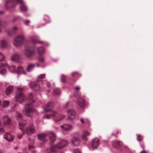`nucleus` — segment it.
I'll list each match as a JSON object with an SVG mask.
<instances>
[{
  "label": "nucleus",
  "mask_w": 153,
  "mask_h": 153,
  "mask_svg": "<svg viewBox=\"0 0 153 153\" xmlns=\"http://www.w3.org/2000/svg\"><path fill=\"white\" fill-rule=\"evenodd\" d=\"M90 133L86 131H83V134L82 135V140L85 141L88 140V138L87 136L90 135Z\"/></svg>",
  "instance_id": "nucleus-25"
},
{
  "label": "nucleus",
  "mask_w": 153,
  "mask_h": 153,
  "mask_svg": "<svg viewBox=\"0 0 153 153\" xmlns=\"http://www.w3.org/2000/svg\"><path fill=\"white\" fill-rule=\"evenodd\" d=\"M80 121L83 124H84L85 123H86L89 125H90V121L87 118H81L80 119Z\"/></svg>",
  "instance_id": "nucleus-29"
},
{
  "label": "nucleus",
  "mask_w": 153,
  "mask_h": 153,
  "mask_svg": "<svg viewBox=\"0 0 153 153\" xmlns=\"http://www.w3.org/2000/svg\"><path fill=\"white\" fill-rule=\"evenodd\" d=\"M51 114H50L46 115L45 116L42 117L43 119H50L51 118Z\"/></svg>",
  "instance_id": "nucleus-43"
},
{
  "label": "nucleus",
  "mask_w": 153,
  "mask_h": 153,
  "mask_svg": "<svg viewBox=\"0 0 153 153\" xmlns=\"http://www.w3.org/2000/svg\"><path fill=\"white\" fill-rule=\"evenodd\" d=\"M44 82L45 83L47 84V86L48 87H50L51 86V84H50V82H48L47 81V80H45L44 81Z\"/></svg>",
  "instance_id": "nucleus-47"
},
{
  "label": "nucleus",
  "mask_w": 153,
  "mask_h": 153,
  "mask_svg": "<svg viewBox=\"0 0 153 153\" xmlns=\"http://www.w3.org/2000/svg\"><path fill=\"white\" fill-rule=\"evenodd\" d=\"M55 103L53 102H50L43 106L44 111H45L49 112L51 111V108H53L55 106Z\"/></svg>",
  "instance_id": "nucleus-13"
},
{
  "label": "nucleus",
  "mask_w": 153,
  "mask_h": 153,
  "mask_svg": "<svg viewBox=\"0 0 153 153\" xmlns=\"http://www.w3.org/2000/svg\"><path fill=\"white\" fill-rule=\"evenodd\" d=\"M24 22L26 25H27L29 23H30V21L29 20H25L24 21Z\"/></svg>",
  "instance_id": "nucleus-51"
},
{
  "label": "nucleus",
  "mask_w": 153,
  "mask_h": 153,
  "mask_svg": "<svg viewBox=\"0 0 153 153\" xmlns=\"http://www.w3.org/2000/svg\"><path fill=\"white\" fill-rule=\"evenodd\" d=\"M73 153H81V152L79 150L76 149L74 150Z\"/></svg>",
  "instance_id": "nucleus-49"
},
{
  "label": "nucleus",
  "mask_w": 153,
  "mask_h": 153,
  "mask_svg": "<svg viewBox=\"0 0 153 153\" xmlns=\"http://www.w3.org/2000/svg\"><path fill=\"white\" fill-rule=\"evenodd\" d=\"M22 115L18 113L17 114V120L19 121V128H22L26 124V121L25 120H23Z\"/></svg>",
  "instance_id": "nucleus-8"
},
{
  "label": "nucleus",
  "mask_w": 153,
  "mask_h": 153,
  "mask_svg": "<svg viewBox=\"0 0 153 153\" xmlns=\"http://www.w3.org/2000/svg\"><path fill=\"white\" fill-rule=\"evenodd\" d=\"M36 65H37V66L38 67H39V64L38 63H36Z\"/></svg>",
  "instance_id": "nucleus-59"
},
{
  "label": "nucleus",
  "mask_w": 153,
  "mask_h": 153,
  "mask_svg": "<svg viewBox=\"0 0 153 153\" xmlns=\"http://www.w3.org/2000/svg\"><path fill=\"white\" fill-rule=\"evenodd\" d=\"M34 111L35 109L33 108V105L31 103L26 104L22 111L24 114L29 117H31V114Z\"/></svg>",
  "instance_id": "nucleus-5"
},
{
  "label": "nucleus",
  "mask_w": 153,
  "mask_h": 153,
  "mask_svg": "<svg viewBox=\"0 0 153 153\" xmlns=\"http://www.w3.org/2000/svg\"><path fill=\"white\" fill-rule=\"evenodd\" d=\"M7 73V71L5 69H3L0 70V74L1 75H4Z\"/></svg>",
  "instance_id": "nucleus-39"
},
{
  "label": "nucleus",
  "mask_w": 153,
  "mask_h": 153,
  "mask_svg": "<svg viewBox=\"0 0 153 153\" xmlns=\"http://www.w3.org/2000/svg\"><path fill=\"white\" fill-rule=\"evenodd\" d=\"M47 134L45 133H42L38 135V138L41 140H43L44 142L47 141L45 138L47 136Z\"/></svg>",
  "instance_id": "nucleus-20"
},
{
  "label": "nucleus",
  "mask_w": 153,
  "mask_h": 153,
  "mask_svg": "<svg viewBox=\"0 0 153 153\" xmlns=\"http://www.w3.org/2000/svg\"><path fill=\"white\" fill-rule=\"evenodd\" d=\"M37 51L39 55H42L44 54L45 50L43 47H40L37 48Z\"/></svg>",
  "instance_id": "nucleus-30"
},
{
  "label": "nucleus",
  "mask_w": 153,
  "mask_h": 153,
  "mask_svg": "<svg viewBox=\"0 0 153 153\" xmlns=\"http://www.w3.org/2000/svg\"><path fill=\"white\" fill-rule=\"evenodd\" d=\"M4 123V124H6L10 125L11 124L10 120L8 117L7 115H4L3 117Z\"/></svg>",
  "instance_id": "nucleus-22"
},
{
  "label": "nucleus",
  "mask_w": 153,
  "mask_h": 153,
  "mask_svg": "<svg viewBox=\"0 0 153 153\" xmlns=\"http://www.w3.org/2000/svg\"><path fill=\"white\" fill-rule=\"evenodd\" d=\"M10 104V102L7 100L4 101L2 103V106L4 108L7 107Z\"/></svg>",
  "instance_id": "nucleus-33"
},
{
  "label": "nucleus",
  "mask_w": 153,
  "mask_h": 153,
  "mask_svg": "<svg viewBox=\"0 0 153 153\" xmlns=\"http://www.w3.org/2000/svg\"><path fill=\"white\" fill-rule=\"evenodd\" d=\"M51 116L53 117V120L56 123L64 119L65 117V115L59 113L58 111L55 110H51Z\"/></svg>",
  "instance_id": "nucleus-3"
},
{
  "label": "nucleus",
  "mask_w": 153,
  "mask_h": 153,
  "mask_svg": "<svg viewBox=\"0 0 153 153\" xmlns=\"http://www.w3.org/2000/svg\"><path fill=\"white\" fill-rule=\"evenodd\" d=\"M60 127L64 130L67 131H71L73 129V127L71 125L67 124H65L63 125H61Z\"/></svg>",
  "instance_id": "nucleus-17"
},
{
  "label": "nucleus",
  "mask_w": 153,
  "mask_h": 153,
  "mask_svg": "<svg viewBox=\"0 0 153 153\" xmlns=\"http://www.w3.org/2000/svg\"><path fill=\"white\" fill-rule=\"evenodd\" d=\"M48 135L51 141L53 143L56 140V134L53 132L50 131L48 133Z\"/></svg>",
  "instance_id": "nucleus-18"
},
{
  "label": "nucleus",
  "mask_w": 153,
  "mask_h": 153,
  "mask_svg": "<svg viewBox=\"0 0 153 153\" xmlns=\"http://www.w3.org/2000/svg\"><path fill=\"white\" fill-rule=\"evenodd\" d=\"M122 143V142L117 140L114 141L112 143L114 147L116 148L120 147Z\"/></svg>",
  "instance_id": "nucleus-24"
},
{
  "label": "nucleus",
  "mask_w": 153,
  "mask_h": 153,
  "mask_svg": "<svg viewBox=\"0 0 153 153\" xmlns=\"http://www.w3.org/2000/svg\"><path fill=\"white\" fill-rule=\"evenodd\" d=\"M78 105L81 107H83L85 106V102L82 99H79L78 101Z\"/></svg>",
  "instance_id": "nucleus-27"
},
{
  "label": "nucleus",
  "mask_w": 153,
  "mask_h": 153,
  "mask_svg": "<svg viewBox=\"0 0 153 153\" xmlns=\"http://www.w3.org/2000/svg\"><path fill=\"white\" fill-rule=\"evenodd\" d=\"M67 113L68 117H70L71 120H73L76 117V114L74 110L69 109L68 110Z\"/></svg>",
  "instance_id": "nucleus-11"
},
{
  "label": "nucleus",
  "mask_w": 153,
  "mask_h": 153,
  "mask_svg": "<svg viewBox=\"0 0 153 153\" xmlns=\"http://www.w3.org/2000/svg\"><path fill=\"white\" fill-rule=\"evenodd\" d=\"M6 24V22H5L2 21L1 20H0V32H1V29L5 26Z\"/></svg>",
  "instance_id": "nucleus-36"
},
{
  "label": "nucleus",
  "mask_w": 153,
  "mask_h": 153,
  "mask_svg": "<svg viewBox=\"0 0 153 153\" xmlns=\"http://www.w3.org/2000/svg\"><path fill=\"white\" fill-rule=\"evenodd\" d=\"M47 91L48 92H49L50 91V90L49 89H48V90Z\"/></svg>",
  "instance_id": "nucleus-64"
},
{
  "label": "nucleus",
  "mask_w": 153,
  "mask_h": 153,
  "mask_svg": "<svg viewBox=\"0 0 153 153\" xmlns=\"http://www.w3.org/2000/svg\"><path fill=\"white\" fill-rule=\"evenodd\" d=\"M7 46V43L6 41L4 40H2L0 42V47L3 48H6Z\"/></svg>",
  "instance_id": "nucleus-28"
},
{
  "label": "nucleus",
  "mask_w": 153,
  "mask_h": 153,
  "mask_svg": "<svg viewBox=\"0 0 153 153\" xmlns=\"http://www.w3.org/2000/svg\"><path fill=\"white\" fill-rule=\"evenodd\" d=\"M8 66H9V65L7 63L5 62V63H2L1 65L0 64V68L4 67H7L8 68Z\"/></svg>",
  "instance_id": "nucleus-46"
},
{
  "label": "nucleus",
  "mask_w": 153,
  "mask_h": 153,
  "mask_svg": "<svg viewBox=\"0 0 153 153\" xmlns=\"http://www.w3.org/2000/svg\"><path fill=\"white\" fill-rule=\"evenodd\" d=\"M28 99L29 101H32L33 102L35 101V100L33 99V95L31 93L29 94L28 96Z\"/></svg>",
  "instance_id": "nucleus-37"
},
{
  "label": "nucleus",
  "mask_w": 153,
  "mask_h": 153,
  "mask_svg": "<svg viewBox=\"0 0 153 153\" xmlns=\"http://www.w3.org/2000/svg\"><path fill=\"white\" fill-rule=\"evenodd\" d=\"M69 102H67L66 103L63 105V107L65 108H67L68 106Z\"/></svg>",
  "instance_id": "nucleus-50"
},
{
  "label": "nucleus",
  "mask_w": 153,
  "mask_h": 153,
  "mask_svg": "<svg viewBox=\"0 0 153 153\" xmlns=\"http://www.w3.org/2000/svg\"><path fill=\"white\" fill-rule=\"evenodd\" d=\"M21 4L20 10L22 12H25L27 10V8L24 3L23 0H7L6 2L5 7L8 8L9 7H13L16 6L17 4Z\"/></svg>",
  "instance_id": "nucleus-1"
},
{
  "label": "nucleus",
  "mask_w": 153,
  "mask_h": 153,
  "mask_svg": "<svg viewBox=\"0 0 153 153\" xmlns=\"http://www.w3.org/2000/svg\"><path fill=\"white\" fill-rule=\"evenodd\" d=\"M68 144L69 143L67 140L63 139L55 145V147L59 149H62L68 146Z\"/></svg>",
  "instance_id": "nucleus-9"
},
{
  "label": "nucleus",
  "mask_w": 153,
  "mask_h": 153,
  "mask_svg": "<svg viewBox=\"0 0 153 153\" xmlns=\"http://www.w3.org/2000/svg\"><path fill=\"white\" fill-rule=\"evenodd\" d=\"M56 148L54 146H51L46 149V151L47 153H56L57 151L56 150L55 148Z\"/></svg>",
  "instance_id": "nucleus-21"
},
{
  "label": "nucleus",
  "mask_w": 153,
  "mask_h": 153,
  "mask_svg": "<svg viewBox=\"0 0 153 153\" xmlns=\"http://www.w3.org/2000/svg\"><path fill=\"white\" fill-rule=\"evenodd\" d=\"M65 77L64 75H62L61 80L62 82L65 83Z\"/></svg>",
  "instance_id": "nucleus-45"
},
{
  "label": "nucleus",
  "mask_w": 153,
  "mask_h": 153,
  "mask_svg": "<svg viewBox=\"0 0 153 153\" xmlns=\"http://www.w3.org/2000/svg\"><path fill=\"white\" fill-rule=\"evenodd\" d=\"M22 73L24 74V75H25L26 74V72L23 71H23H22Z\"/></svg>",
  "instance_id": "nucleus-56"
},
{
  "label": "nucleus",
  "mask_w": 153,
  "mask_h": 153,
  "mask_svg": "<svg viewBox=\"0 0 153 153\" xmlns=\"http://www.w3.org/2000/svg\"><path fill=\"white\" fill-rule=\"evenodd\" d=\"M23 67L22 66H19L18 67L16 70V73L18 75L21 74H22V71H23Z\"/></svg>",
  "instance_id": "nucleus-32"
},
{
  "label": "nucleus",
  "mask_w": 153,
  "mask_h": 153,
  "mask_svg": "<svg viewBox=\"0 0 153 153\" xmlns=\"http://www.w3.org/2000/svg\"><path fill=\"white\" fill-rule=\"evenodd\" d=\"M137 140L139 141H141L143 138V137L142 136H141L140 135H137Z\"/></svg>",
  "instance_id": "nucleus-44"
},
{
  "label": "nucleus",
  "mask_w": 153,
  "mask_h": 153,
  "mask_svg": "<svg viewBox=\"0 0 153 153\" xmlns=\"http://www.w3.org/2000/svg\"><path fill=\"white\" fill-rule=\"evenodd\" d=\"M23 53L26 57L29 58L34 55L35 52L34 51L31 50L29 46H26L25 48Z\"/></svg>",
  "instance_id": "nucleus-6"
},
{
  "label": "nucleus",
  "mask_w": 153,
  "mask_h": 153,
  "mask_svg": "<svg viewBox=\"0 0 153 153\" xmlns=\"http://www.w3.org/2000/svg\"><path fill=\"white\" fill-rule=\"evenodd\" d=\"M38 59L39 61L41 62H44L45 61V58L43 57H39Z\"/></svg>",
  "instance_id": "nucleus-42"
},
{
  "label": "nucleus",
  "mask_w": 153,
  "mask_h": 153,
  "mask_svg": "<svg viewBox=\"0 0 153 153\" xmlns=\"http://www.w3.org/2000/svg\"><path fill=\"white\" fill-rule=\"evenodd\" d=\"M18 29V28L16 27H14L13 28V31H12V32L10 33L9 32V31H8L7 32V33H8V34L9 35H10L12 34L13 33H14V31H16Z\"/></svg>",
  "instance_id": "nucleus-41"
},
{
  "label": "nucleus",
  "mask_w": 153,
  "mask_h": 153,
  "mask_svg": "<svg viewBox=\"0 0 153 153\" xmlns=\"http://www.w3.org/2000/svg\"><path fill=\"white\" fill-rule=\"evenodd\" d=\"M46 76L45 74H42L39 76L37 78V81H41L42 79H44Z\"/></svg>",
  "instance_id": "nucleus-34"
},
{
  "label": "nucleus",
  "mask_w": 153,
  "mask_h": 153,
  "mask_svg": "<svg viewBox=\"0 0 153 153\" xmlns=\"http://www.w3.org/2000/svg\"><path fill=\"white\" fill-rule=\"evenodd\" d=\"M35 66V64H30L27 67V71L28 72H30L34 69Z\"/></svg>",
  "instance_id": "nucleus-26"
},
{
  "label": "nucleus",
  "mask_w": 153,
  "mask_h": 153,
  "mask_svg": "<svg viewBox=\"0 0 153 153\" xmlns=\"http://www.w3.org/2000/svg\"><path fill=\"white\" fill-rule=\"evenodd\" d=\"M3 138L9 142H12L14 139V136L11 134L9 132H7L4 134Z\"/></svg>",
  "instance_id": "nucleus-12"
},
{
  "label": "nucleus",
  "mask_w": 153,
  "mask_h": 153,
  "mask_svg": "<svg viewBox=\"0 0 153 153\" xmlns=\"http://www.w3.org/2000/svg\"><path fill=\"white\" fill-rule=\"evenodd\" d=\"M5 59V56L1 52H0V61H3Z\"/></svg>",
  "instance_id": "nucleus-40"
},
{
  "label": "nucleus",
  "mask_w": 153,
  "mask_h": 153,
  "mask_svg": "<svg viewBox=\"0 0 153 153\" xmlns=\"http://www.w3.org/2000/svg\"><path fill=\"white\" fill-rule=\"evenodd\" d=\"M19 129L22 131V134L18 135L17 136V137L18 138L21 139L23 135L25 134V133L24 132L23 130V128H21L19 127Z\"/></svg>",
  "instance_id": "nucleus-38"
},
{
  "label": "nucleus",
  "mask_w": 153,
  "mask_h": 153,
  "mask_svg": "<svg viewBox=\"0 0 153 153\" xmlns=\"http://www.w3.org/2000/svg\"><path fill=\"white\" fill-rule=\"evenodd\" d=\"M71 142L73 145L77 146L80 145V140L79 137H73L71 139Z\"/></svg>",
  "instance_id": "nucleus-16"
},
{
  "label": "nucleus",
  "mask_w": 153,
  "mask_h": 153,
  "mask_svg": "<svg viewBox=\"0 0 153 153\" xmlns=\"http://www.w3.org/2000/svg\"><path fill=\"white\" fill-rule=\"evenodd\" d=\"M54 127V128H55V130H56V131H58V127Z\"/></svg>",
  "instance_id": "nucleus-58"
},
{
  "label": "nucleus",
  "mask_w": 153,
  "mask_h": 153,
  "mask_svg": "<svg viewBox=\"0 0 153 153\" xmlns=\"http://www.w3.org/2000/svg\"><path fill=\"white\" fill-rule=\"evenodd\" d=\"M53 94L55 95H58L61 94V91L60 89L56 88L54 90Z\"/></svg>",
  "instance_id": "nucleus-35"
},
{
  "label": "nucleus",
  "mask_w": 153,
  "mask_h": 153,
  "mask_svg": "<svg viewBox=\"0 0 153 153\" xmlns=\"http://www.w3.org/2000/svg\"><path fill=\"white\" fill-rule=\"evenodd\" d=\"M146 153V152L145 151H142L140 152V153Z\"/></svg>",
  "instance_id": "nucleus-57"
},
{
  "label": "nucleus",
  "mask_w": 153,
  "mask_h": 153,
  "mask_svg": "<svg viewBox=\"0 0 153 153\" xmlns=\"http://www.w3.org/2000/svg\"><path fill=\"white\" fill-rule=\"evenodd\" d=\"M8 68L9 72L10 73H16V68L15 65H11L8 66Z\"/></svg>",
  "instance_id": "nucleus-23"
},
{
  "label": "nucleus",
  "mask_w": 153,
  "mask_h": 153,
  "mask_svg": "<svg viewBox=\"0 0 153 153\" xmlns=\"http://www.w3.org/2000/svg\"><path fill=\"white\" fill-rule=\"evenodd\" d=\"M14 149L15 150H17L18 149V147H17H17H14Z\"/></svg>",
  "instance_id": "nucleus-60"
},
{
  "label": "nucleus",
  "mask_w": 153,
  "mask_h": 153,
  "mask_svg": "<svg viewBox=\"0 0 153 153\" xmlns=\"http://www.w3.org/2000/svg\"><path fill=\"white\" fill-rule=\"evenodd\" d=\"M75 89L76 90H79V89L80 88L79 86H77L75 88Z\"/></svg>",
  "instance_id": "nucleus-55"
},
{
  "label": "nucleus",
  "mask_w": 153,
  "mask_h": 153,
  "mask_svg": "<svg viewBox=\"0 0 153 153\" xmlns=\"http://www.w3.org/2000/svg\"><path fill=\"white\" fill-rule=\"evenodd\" d=\"M78 73L76 72H74L72 73V75L73 77H74L75 75L78 74Z\"/></svg>",
  "instance_id": "nucleus-52"
},
{
  "label": "nucleus",
  "mask_w": 153,
  "mask_h": 153,
  "mask_svg": "<svg viewBox=\"0 0 153 153\" xmlns=\"http://www.w3.org/2000/svg\"><path fill=\"white\" fill-rule=\"evenodd\" d=\"M17 19V17H16L14 19H13V21H14L15 20H16Z\"/></svg>",
  "instance_id": "nucleus-62"
},
{
  "label": "nucleus",
  "mask_w": 153,
  "mask_h": 153,
  "mask_svg": "<svg viewBox=\"0 0 153 153\" xmlns=\"http://www.w3.org/2000/svg\"><path fill=\"white\" fill-rule=\"evenodd\" d=\"M100 145V140L97 138L94 139L92 143V147L93 149H97Z\"/></svg>",
  "instance_id": "nucleus-15"
},
{
  "label": "nucleus",
  "mask_w": 153,
  "mask_h": 153,
  "mask_svg": "<svg viewBox=\"0 0 153 153\" xmlns=\"http://www.w3.org/2000/svg\"><path fill=\"white\" fill-rule=\"evenodd\" d=\"M25 40V36L23 34H20L13 40V43L16 47H20L23 44Z\"/></svg>",
  "instance_id": "nucleus-4"
},
{
  "label": "nucleus",
  "mask_w": 153,
  "mask_h": 153,
  "mask_svg": "<svg viewBox=\"0 0 153 153\" xmlns=\"http://www.w3.org/2000/svg\"><path fill=\"white\" fill-rule=\"evenodd\" d=\"M3 13V11H0V14H1Z\"/></svg>",
  "instance_id": "nucleus-63"
},
{
  "label": "nucleus",
  "mask_w": 153,
  "mask_h": 153,
  "mask_svg": "<svg viewBox=\"0 0 153 153\" xmlns=\"http://www.w3.org/2000/svg\"><path fill=\"white\" fill-rule=\"evenodd\" d=\"M21 54L19 53L15 52L11 55V59L13 61H16L19 64H22L23 62L21 61L22 59Z\"/></svg>",
  "instance_id": "nucleus-7"
},
{
  "label": "nucleus",
  "mask_w": 153,
  "mask_h": 153,
  "mask_svg": "<svg viewBox=\"0 0 153 153\" xmlns=\"http://www.w3.org/2000/svg\"><path fill=\"white\" fill-rule=\"evenodd\" d=\"M30 85L31 89L33 90L37 91L40 89V87L37 82H31L30 83Z\"/></svg>",
  "instance_id": "nucleus-14"
},
{
  "label": "nucleus",
  "mask_w": 153,
  "mask_h": 153,
  "mask_svg": "<svg viewBox=\"0 0 153 153\" xmlns=\"http://www.w3.org/2000/svg\"><path fill=\"white\" fill-rule=\"evenodd\" d=\"M31 152L32 153H35L36 152V151H31Z\"/></svg>",
  "instance_id": "nucleus-61"
},
{
  "label": "nucleus",
  "mask_w": 153,
  "mask_h": 153,
  "mask_svg": "<svg viewBox=\"0 0 153 153\" xmlns=\"http://www.w3.org/2000/svg\"><path fill=\"white\" fill-rule=\"evenodd\" d=\"M25 133L28 135H30L36 132L35 128L33 124H30L29 126L26 128L25 129Z\"/></svg>",
  "instance_id": "nucleus-10"
},
{
  "label": "nucleus",
  "mask_w": 153,
  "mask_h": 153,
  "mask_svg": "<svg viewBox=\"0 0 153 153\" xmlns=\"http://www.w3.org/2000/svg\"><path fill=\"white\" fill-rule=\"evenodd\" d=\"M124 148L126 151H127L129 150V148L126 146H124Z\"/></svg>",
  "instance_id": "nucleus-53"
},
{
  "label": "nucleus",
  "mask_w": 153,
  "mask_h": 153,
  "mask_svg": "<svg viewBox=\"0 0 153 153\" xmlns=\"http://www.w3.org/2000/svg\"><path fill=\"white\" fill-rule=\"evenodd\" d=\"M5 132V130L4 129L1 127H0V133H4Z\"/></svg>",
  "instance_id": "nucleus-48"
},
{
  "label": "nucleus",
  "mask_w": 153,
  "mask_h": 153,
  "mask_svg": "<svg viewBox=\"0 0 153 153\" xmlns=\"http://www.w3.org/2000/svg\"><path fill=\"white\" fill-rule=\"evenodd\" d=\"M29 148L30 149H34V146L33 145H30H30L29 146Z\"/></svg>",
  "instance_id": "nucleus-54"
},
{
  "label": "nucleus",
  "mask_w": 153,
  "mask_h": 153,
  "mask_svg": "<svg viewBox=\"0 0 153 153\" xmlns=\"http://www.w3.org/2000/svg\"><path fill=\"white\" fill-rule=\"evenodd\" d=\"M39 36L37 35H35L34 36L32 37V42L35 43H38L40 44H42L43 42L39 41L38 40Z\"/></svg>",
  "instance_id": "nucleus-19"
},
{
  "label": "nucleus",
  "mask_w": 153,
  "mask_h": 153,
  "mask_svg": "<svg viewBox=\"0 0 153 153\" xmlns=\"http://www.w3.org/2000/svg\"><path fill=\"white\" fill-rule=\"evenodd\" d=\"M17 89L15 94L16 100L20 103H22L26 100V97L22 92L23 88L17 87Z\"/></svg>",
  "instance_id": "nucleus-2"
},
{
  "label": "nucleus",
  "mask_w": 153,
  "mask_h": 153,
  "mask_svg": "<svg viewBox=\"0 0 153 153\" xmlns=\"http://www.w3.org/2000/svg\"><path fill=\"white\" fill-rule=\"evenodd\" d=\"M13 89L12 86H10L7 87L5 91L6 94L7 95H9L12 92Z\"/></svg>",
  "instance_id": "nucleus-31"
}]
</instances>
